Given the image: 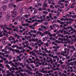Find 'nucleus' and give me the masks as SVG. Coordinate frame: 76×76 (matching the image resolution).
<instances>
[{"label": "nucleus", "mask_w": 76, "mask_h": 76, "mask_svg": "<svg viewBox=\"0 0 76 76\" xmlns=\"http://www.w3.org/2000/svg\"><path fill=\"white\" fill-rule=\"evenodd\" d=\"M40 28H39V31H42V32H44V30H45V29L44 30V29L46 28V27L45 26H44L43 25H42L41 26Z\"/></svg>", "instance_id": "obj_1"}, {"label": "nucleus", "mask_w": 76, "mask_h": 76, "mask_svg": "<svg viewBox=\"0 0 76 76\" xmlns=\"http://www.w3.org/2000/svg\"><path fill=\"white\" fill-rule=\"evenodd\" d=\"M12 16L13 18H15L17 15V12L13 11L12 12Z\"/></svg>", "instance_id": "obj_2"}, {"label": "nucleus", "mask_w": 76, "mask_h": 76, "mask_svg": "<svg viewBox=\"0 0 76 76\" xmlns=\"http://www.w3.org/2000/svg\"><path fill=\"white\" fill-rule=\"evenodd\" d=\"M65 38V37H64L63 38L64 39V41H65V44H67V43H69V44H70V41H68L67 40V39H65L64 38Z\"/></svg>", "instance_id": "obj_3"}, {"label": "nucleus", "mask_w": 76, "mask_h": 76, "mask_svg": "<svg viewBox=\"0 0 76 76\" xmlns=\"http://www.w3.org/2000/svg\"><path fill=\"white\" fill-rule=\"evenodd\" d=\"M38 15H37L36 16L34 15L33 17H32V18L33 19H35V21H38V20H36V19H37V18H38Z\"/></svg>", "instance_id": "obj_4"}, {"label": "nucleus", "mask_w": 76, "mask_h": 76, "mask_svg": "<svg viewBox=\"0 0 76 76\" xmlns=\"http://www.w3.org/2000/svg\"><path fill=\"white\" fill-rule=\"evenodd\" d=\"M44 35H45V34H48V35H50V30H48V31H46L44 32Z\"/></svg>", "instance_id": "obj_5"}, {"label": "nucleus", "mask_w": 76, "mask_h": 76, "mask_svg": "<svg viewBox=\"0 0 76 76\" xmlns=\"http://www.w3.org/2000/svg\"><path fill=\"white\" fill-rule=\"evenodd\" d=\"M22 26H25L26 27V29L27 28H28V23H24V24H22Z\"/></svg>", "instance_id": "obj_6"}, {"label": "nucleus", "mask_w": 76, "mask_h": 76, "mask_svg": "<svg viewBox=\"0 0 76 76\" xmlns=\"http://www.w3.org/2000/svg\"><path fill=\"white\" fill-rule=\"evenodd\" d=\"M10 14H8L6 15V18L7 19V20L8 21L9 19H10Z\"/></svg>", "instance_id": "obj_7"}, {"label": "nucleus", "mask_w": 76, "mask_h": 76, "mask_svg": "<svg viewBox=\"0 0 76 76\" xmlns=\"http://www.w3.org/2000/svg\"><path fill=\"white\" fill-rule=\"evenodd\" d=\"M2 8L4 10H6L7 8V6L4 5L2 7Z\"/></svg>", "instance_id": "obj_8"}, {"label": "nucleus", "mask_w": 76, "mask_h": 76, "mask_svg": "<svg viewBox=\"0 0 76 76\" xmlns=\"http://www.w3.org/2000/svg\"><path fill=\"white\" fill-rule=\"evenodd\" d=\"M42 66H44V65H45L46 66H47V64H48L47 62H45V61H43L42 63Z\"/></svg>", "instance_id": "obj_9"}, {"label": "nucleus", "mask_w": 76, "mask_h": 76, "mask_svg": "<svg viewBox=\"0 0 76 76\" xmlns=\"http://www.w3.org/2000/svg\"><path fill=\"white\" fill-rule=\"evenodd\" d=\"M13 5V4L12 3L10 4L9 6V8H12Z\"/></svg>", "instance_id": "obj_10"}, {"label": "nucleus", "mask_w": 76, "mask_h": 76, "mask_svg": "<svg viewBox=\"0 0 76 76\" xmlns=\"http://www.w3.org/2000/svg\"><path fill=\"white\" fill-rule=\"evenodd\" d=\"M31 72V70H28V75H32V72Z\"/></svg>", "instance_id": "obj_11"}, {"label": "nucleus", "mask_w": 76, "mask_h": 76, "mask_svg": "<svg viewBox=\"0 0 76 76\" xmlns=\"http://www.w3.org/2000/svg\"><path fill=\"white\" fill-rule=\"evenodd\" d=\"M27 68L29 70H30L31 72H32V71H33V69H32V68H31L30 67L27 66Z\"/></svg>", "instance_id": "obj_12"}, {"label": "nucleus", "mask_w": 76, "mask_h": 76, "mask_svg": "<svg viewBox=\"0 0 76 76\" xmlns=\"http://www.w3.org/2000/svg\"><path fill=\"white\" fill-rule=\"evenodd\" d=\"M43 13L44 15H47V14H48V12L47 11H44L43 12Z\"/></svg>", "instance_id": "obj_13"}, {"label": "nucleus", "mask_w": 76, "mask_h": 76, "mask_svg": "<svg viewBox=\"0 0 76 76\" xmlns=\"http://www.w3.org/2000/svg\"><path fill=\"white\" fill-rule=\"evenodd\" d=\"M43 6H44L45 7H48V6H47V3H45Z\"/></svg>", "instance_id": "obj_14"}, {"label": "nucleus", "mask_w": 76, "mask_h": 76, "mask_svg": "<svg viewBox=\"0 0 76 76\" xmlns=\"http://www.w3.org/2000/svg\"><path fill=\"white\" fill-rule=\"evenodd\" d=\"M38 12V10L37 9H36L34 12V14H36L37 13V12Z\"/></svg>", "instance_id": "obj_15"}, {"label": "nucleus", "mask_w": 76, "mask_h": 76, "mask_svg": "<svg viewBox=\"0 0 76 76\" xmlns=\"http://www.w3.org/2000/svg\"><path fill=\"white\" fill-rule=\"evenodd\" d=\"M13 31L14 32H18L19 30L18 29H16V28H14L13 30Z\"/></svg>", "instance_id": "obj_16"}, {"label": "nucleus", "mask_w": 76, "mask_h": 76, "mask_svg": "<svg viewBox=\"0 0 76 76\" xmlns=\"http://www.w3.org/2000/svg\"><path fill=\"white\" fill-rule=\"evenodd\" d=\"M8 2V0H4V2H3V4H5V3H7Z\"/></svg>", "instance_id": "obj_17"}, {"label": "nucleus", "mask_w": 76, "mask_h": 76, "mask_svg": "<svg viewBox=\"0 0 76 76\" xmlns=\"http://www.w3.org/2000/svg\"><path fill=\"white\" fill-rule=\"evenodd\" d=\"M43 17L42 16H41L40 17V15H38V19H42Z\"/></svg>", "instance_id": "obj_18"}, {"label": "nucleus", "mask_w": 76, "mask_h": 76, "mask_svg": "<svg viewBox=\"0 0 76 76\" xmlns=\"http://www.w3.org/2000/svg\"><path fill=\"white\" fill-rule=\"evenodd\" d=\"M32 55H33V56H34L35 57H36V58L37 57V56L35 54V53L34 52H33L32 53Z\"/></svg>", "instance_id": "obj_19"}, {"label": "nucleus", "mask_w": 76, "mask_h": 76, "mask_svg": "<svg viewBox=\"0 0 76 76\" xmlns=\"http://www.w3.org/2000/svg\"><path fill=\"white\" fill-rule=\"evenodd\" d=\"M26 22H28V23H31V21H29V20H28V19H26Z\"/></svg>", "instance_id": "obj_20"}, {"label": "nucleus", "mask_w": 76, "mask_h": 76, "mask_svg": "<svg viewBox=\"0 0 76 76\" xmlns=\"http://www.w3.org/2000/svg\"><path fill=\"white\" fill-rule=\"evenodd\" d=\"M9 38H12V40H15V38L13 37L12 36L9 37Z\"/></svg>", "instance_id": "obj_21"}, {"label": "nucleus", "mask_w": 76, "mask_h": 76, "mask_svg": "<svg viewBox=\"0 0 76 76\" xmlns=\"http://www.w3.org/2000/svg\"><path fill=\"white\" fill-rule=\"evenodd\" d=\"M59 63H60L61 64H63V62H62V61L61 60H60L59 61Z\"/></svg>", "instance_id": "obj_22"}, {"label": "nucleus", "mask_w": 76, "mask_h": 76, "mask_svg": "<svg viewBox=\"0 0 76 76\" xmlns=\"http://www.w3.org/2000/svg\"><path fill=\"white\" fill-rule=\"evenodd\" d=\"M1 17H2V12H0V19H1Z\"/></svg>", "instance_id": "obj_23"}, {"label": "nucleus", "mask_w": 76, "mask_h": 76, "mask_svg": "<svg viewBox=\"0 0 76 76\" xmlns=\"http://www.w3.org/2000/svg\"><path fill=\"white\" fill-rule=\"evenodd\" d=\"M61 66L62 69H64V67H65V65H61Z\"/></svg>", "instance_id": "obj_24"}, {"label": "nucleus", "mask_w": 76, "mask_h": 76, "mask_svg": "<svg viewBox=\"0 0 76 76\" xmlns=\"http://www.w3.org/2000/svg\"><path fill=\"white\" fill-rule=\"evenodd\" d=\"M13 62H16V61H18V59H14L13 60Z\"/></svg>", "instance_id": "obj_25"}, {"label": "nucleus", "mask_w": 76, "mask_h": 76, "mask_svg": "<svg viewBox=\"0 0 76 76\" xmlns=\"http://www.w3.org/2000/svg\"><path fill=\"white\" fill-rule=\"evenodd\" d=\"M12 75V73H8L7 74V76H9L10 75Z\"/></svg>", "instance_id": "obj_26"}, {"label": "nucleus", "mask_w": 76, "mask_h": 76, "mask_svg": "<svg viewBox=\"0 0 76 76\" xmlns=\"http://www.w3.org/2000/svg\"><path fill=\"white\" fill-rule=\"evenodd\" d=\"M30 28H31V29H35V27H33V26H30Z\"/></svg>", "instance_id": "obj_27"}, {"label": "nucleus", "mask_w": 76, "mask_h": 76, "mask_svg": "<svg viewBox=\"0 0 76 76\" xmlns=\"http://www.w3.org/2000/svg\"><path fill=\"white\" fill-rule=\"evenodd\" d=\"M60 20H61L62 21H63V20H66V19L62 18L60 19Z\"/></svg>", "instance_id": "obj_28"}, {"label": "nucleus", "mask_w": 76, "mask_h": 76, "mask_svg": "<svg viewBox=\"0 0 76 76\" xmlns=\"http://www.w3.org/2000/svg\"><path fill=\"white\" fill-rule=\"evenodd\" d=\"M3 57H4L5 58H6V57H7V58H8V57H9V55H4Z\"/></svg>", "instance_id": "obj_29"}, {"label": "nucleus", "mask_w": 76, "mask_h": 76, "mask_svg": "<svg viewBox=\"0 0 76 76\" xmlns=\"http://www.w3.org/2000/svg\"><path fill=\"white\" fill-rule=\"evenodd\" d=\"M31 67L33 69H34V68H35V66H34V64H31Z\"/></svg>", "instance_id": "obj_30"}, {"label": "nucleus", "mask_w": 76, "mask_h": 76, "mask_svg": "<svg viewBox=\"0 0 76 76\" xmlns=\"http://www.w3.org/2000/svg\"><path fill=\"white\" fill-rule=\"evenodd\" d=\"M49 16L50 18H51V17H52V14L51 13H50L49 14Z\"/></svg>", "instance_id": "obj_31"}, {"label": "nucleus", "mask_w": 76, "mask_h": 76, "mask_svg": "<svg viewBox=\"0 0 76 76\" xmlns=\"http://www.w3.org/2000/svg\"><path fill=\"white\" fill-rule=\"evenodd\" d=\"M15 51L16 53H19V50H18L17 49H15Z\"/></svg>", "instance_id": "obj_32"}, {"label": "nucleus", "mask_w": 76, "mask_h": 76, "mask_svg": "<svg viewBox=\"0 0 76 76\" xmlns=\"http://www.w3.org/2000/svg\"><path fill=\"white\" fill-rule=\"evenodd\" d=\"M9 60H11V59H12V56H9Z\"/></svg>", "instance_id": "obj_33"}, {"label": "nucleus", "mask_w": 76, "mask_h": 76, "mask_svg": "<svg viewBox=\"0 0 76 76\" xmlns=\"http://www.w3.org/2000/svg\"><path fill=\"white\" fill-rule=\"evenodd\" d=\"M35 60H34V64L36 65L37 64H38V61H37L36 62H35Z\"/></svg>", "instance_id": "obj_34"}, {"label": "nucleus", "mask_w": 76, "mask_h": 76, "mask_svg": "<svg viewBox=\"0 0 76 76\" xmlns=\"http://www.w3.org/2000/svg\"><path fill=\"white\" fill-rule=\"evenodd\" d=\"M61 55H62V56H65V54H64V52H61Z\"/></svg>", "instance_id": "obj_35"}, {"label": "nucleus", "mask_w": 76, "mask_h": 76, "mask_svg": "<svg viewBox=\"0 0 76 76\" xmlns=\"http://www.w3.org/2000/svg\"><path fill=\"white\" fill-rule=\"evenodd\" d=\"M45 45L46 46V47H48L49 45L47 43H44Z\"/></svg>", "instance_id": "obj_36"}, {"label": "nucleus", "mask_w": 76, "mask_h": 76, "mask_svg": "<svg viewBox=\"0 0 76 76\" xmlns=\"http://www.w3.org/2000/svg\"><path fill=\"white\" fill-rule=\"evenodd\" d=\"M28 48H29L30 50H32V48L30 46H28Z\"/></svg>", "instance_id": "obj_37"}, {"label": "nucleus", "mask_w": 76, "mask_h": 76, "mask_svg": "<svg viewBox=\"0 0 76 76\" xmlns=\"http://www.w3.org/2000/svg\"><path fill=\"white\" fill-rule=\"evenodd\" d=\"M6 66L7 67H8V69H10V66H9V65L8 64H7L6 65Z\"/></svg>", "instance_id": "obj_38"}, {"label": "nucleus", "mask_w": 76, "mask_h": 76, "mask_svg": "<svg viewBox=\"0 0 76 76\" xmlns=\"http://www.w3.org/2000/svg\"><path fill=\"white\" fill-rule=\"evenodd\" d=\"M0 55H2V56H4V53H2L1 52H0Z\"/></svg>", "instance_id": "obj_39"}, {"label": "nucleus", "mask_w": 76, "mask_h": 76, "mask_svg": "<svg viewBox=\"0 0 76 76\" xmlns=\"http://www.w3.org/2000/svg\"><path fill=\"white\" fill-rule=\"evenodd\" d=\"M31 46H34V44L33 42H31L30 44Z\"/></svg>", "instance_id": "obj_40"}, {"label": "nucleus", "mask_w": 76, "mask_h": 76, "mask_svg": "<svg viewBox=\"0 0 76 76\" xmlns=\"http://www.w3.org/2000/svg\"><path fill=\"white\" fill-rule=\"evenodd\" d=\"M24 17H25L26 18H28V15H25Z\"/></svg>", "instance_id": "obj_41"}, {"label": "nucleus", "mask_w": 76, "mask_h": 76, "mask_svg": "<svg viewBox=\"0 0 76 76\" xmlns=\"http://www.w3.org/2000/svg\"><path fill=\"white\" fill-rule=\"evenodd\" d=\"M74 64V62H72L70 63V65L71 66H73Z\"/></svg>", "instance_id": "obj_42"}, {"label": "nucleus", "mask_w": 76, "mask_h": 76, "mask_svg": "<svg viewBox=\"0 0 76 76\" xmlns=\"http://www.w3.org/2000/svg\"><path fill=\"white\" fill-rule=\"evenodd\" d=\"M5 54H9V52L8 51H7L6 50L5 51Z\"/></svg>", "instance_id": "obj_43"}, {"label": "nucleus", "mask_w": 76, "mask_h": 76, "mask_svg": "<svg viewBox=\"0 0 76 76\" xmlns=\"http://www.w3.org/2000/svg\"><path fill=\"white\" fill-rule=\"evenodd\" d=\"M6 51L4 49H2L1 50V52H5V51Z\"/></svg>", "instance_id": "obj_44"}, {"label": "nucleus", "mask_w": 76, "mask_h": 76, "mask_svg": "<svg viewBox=\"0 0 76 76\" xmlns=\"http://www.w3.org/2000/svg\"><path fill=\"white\" fill-rule=\"evenodd\" d=\"M43 41H47V40L45 39V38H43Z\"/></svg>", "instance_id": "obj_45"}, {"label": "nucleus", "mask_w": 76, "mask_h": 76, "mask_svg": "<svg viewBox=\"0 0 76 76\" xmlns=\"http://www.w3.org/2000/svg\"><path fill=\"white\" fill-rule=\"evenodd\" d=\"M72 28V26H69L67 28V29H71Z\"/></svg>", "instance_id": "obj_46"}, {"label": "nucleus", "mask_w": 76, "mask_h": 76, "mask_svg": "<svg viewBox=\"0 0 76 76\" xmlns=\"http://www.w3.org/2000/svg\"><path fill=\"white\" fill-rule=\"evenodd\" d=\"M60 33V31H58L56 32V34H57V35H58V34H59V33Z\"/></svg>", "instance_id": "obj_47"}, {"label": "nucleus", "mask_w": 76, "mask_h": 76, "mask_svg": "<svg viewBox=\"0 0 76 76\" xmlns=\"http://www.w3.org/2000/svg\"><path fill=\"white\" fill-rule=\"evenodd\" d=\"M20 75L21 76H24V75L22 73H20Z\"/></svg>", "instance_id": "obj_48"}, {"label": "nucleus", "mask_w": 76, "mask_h": 76, "mask_svg": "<svg viewBox=\"0 0 76 76\" xmlns=\"http://www.w3.org/2000/svg\"><path fill=\"white\" fill-rule=\"evenodd\" d=\"M23 47H19V50H21V49H23Z\"/></svg>", "instance_id": "obj_49"}, {"label": "nucleus", "mask_w": 76, "mask_h": 76, "mask_svg": "<svg viewBox=\"0 0 76 76\" xmlns=\"http://www.w3.org/2000/svg\"><path fill=\"white\" fill-rule=\"evenodd\" d=\"M0 58L2 59V60H3L4 59V58L2 57V56L0 55Z\"/></svg>", "instance_id": "obj_50"}, {"label": "nucleus", "mask_w": 76, "mask_h": 76, "mask_svg": "<svg viewBox=\"0 0 76 76\" xmlns=\"http://www.w3.org/2000/svg\"><path fill=\"white\" fill-rule=\"evenodd\" d=\"M14 36L15 37H17L18 36V35L17 34H14Z\"/></svg>", "instance_id": "obj_51"}, {"label": "nucleus", "mask_w": 76, "mask_h": 76, "mask_svg": "<svg viewBox=\"0 0 76 76\" xmlns=\"http://www.w3.org/2000/svg\"><path fill=\"white\" fill-rule=\"evenodd\" d=\"M60 8L61 9H63L64 8V6H61L60 7Z\"/></svg>", "instance_id": "obj_52"}, {"label": "nucleus", "mask_w": 76, "mask_h": 76, "mask_svg": "<svg viewBox=\"0 0 76 76\" xmlns=\"http://www.w3.org/2000/svg\"><path fill=\"white\" fill-rule=\"evenodd\" d=\"M69 48H72V49H73V48H74V46H70L69 47Z\"/></svg>", "instance_id": "obj_53"}, {"label": "nucleus", "mask_w": 76, "mask_h": 76, "mask_svg": "<svg viewBox=\"0 0 76 76\" xmlns=\"http://www.w3.org/2000/svg\"><path fill=\"white\" fill-rule=\"evenodd\" d=\"M72 18H76V15H74L73 16H72Z\"/></svg>", "instance_id": "obj_54"}, {"label": "nucleus", "mask_w": 76, "mask_h": 76, "mask_svg": "<svg viewBox=\"0 0 76 76\" xmlns=\"http://www.w3.org/2000/svg\"><path fill=\"white\" fill-rule=\"evenodd\" d=\"M69 20H71V21H72H72H73V19H71V18H69Z\"/></svg>", "instance_id": "obj_55"}, {"label": "nucleus", "mask_w": 76, "mask_h": 76, "mask_svg": "<svg viewBox=\"0 0 76 76\" xmlns=\"http://www.w3.org/2000/svg\"><path fill=\"white\" fill-rule=\"evenodd\" d=\"M59 31H60V32H61V33H63V31L61 30H60Z\"/></svg>", "instance_id": "obj_56"}, {"label": "nucleus", "mask_w": 76, "mask_h": 76, "mask_svg": "<svg viewBox=\"0 0 76 76\" xmlns=\"http://www.w3.org/2000/svg\"><path fill=\"white\" fill-rule=\"evenodd\" d=\"M60 23H61V24H62V25H63V24H64V22H63L61 21L60 22Z\"/></svg>", "instance_id": "obj_57"}, {"label": "nucleus", "mask_w": 76, "mask_h": 76, "mask_svg": "<svg viewBox=\"0 0 76 76\" xmlns=\"http://www.w3.org/2000/svg\"><path fill=\"white\" fill-rule=\"evenodd\" d=\"M75 41V39H72L71 42V44H73V41Z\"/></svg>", "instance_id": "obj_58"}, {"label": "nucleus", "mask_w": 76, "mask_h": 76, "mask_svg": "<svg viewBox=\"0 0 76 76\" xmlns=\"http://www.w3.org/2000/svg\"><path fill=\"white\" fill-rule=\"evenodd\" d=\"M38 75H39V76H42V74H41V73H38Z\"/></svg>", "instance_id": "obj_59"}, {"label": "nucleus", "mask_w": 76, "mask_h": 76, "mask_svg": "<svg viewBox=\"0 0 76 76\" xmlns=\"http://www.w3.org/2000/svg\"><path fill=\"white\" fill-rule=\"evenodd\" d=\"M56 70H60V69L58 68V67H57L56 68Z\"/></svg>", "instance_id": "obj_60"}, {"label": "nucleus", "mask_w": 76, "mask_h": 76, "mask_svg": "<svg viewBox=\"0 0 76 76\" xmlns=\"http://www.w3.org/2000/svg\"><path fill=\"white\" fill-rule=\"evenodd\" d=\"M53 34H49V37H53Z\"/></svg>", "instance_id": "obj_61"}, {"label": "nucleus", "mask_w": 76, "mask_h": 76, "mask_svg": "<svg viewBox=\"0 0 76 76\" xmlns=\"http://www.w3.org/2000/svg\"><path fill=\"white\" fill-rule=\"evenodd\" d=\"M45 38L46 40H47V39L48 38V36H47L46 37H45Z\"/></svg>", "instance_id": "obj_62"}, {"label": "nucleus", "mask_w": 76, "mask_h": 76, "mask_svg": "<svg viewBox=\"0 0 76 76\" xmlns=\"http://www.w3.org/2000/svg\"><path fill=\"white\" fill-rule=\"evenodd\" d=\"M53 37H56V34L54 33L53 35Z\"/></svg>", "instance_id": "obj_63"}, {"label": "nucleus", "mask_w": 76, "mask_h": 76, "mask_svg": "<svg viewBox=\"0 0 76 76\" xmlns=\"http://www.w3.org/2000/svg\"><path fill=\"white\" fill-rule=\"evenodd\" d=\"M73 68L74 69H76V66H73Z\"/></svg>", "instance_id": "obj_64"}]
</instances>
